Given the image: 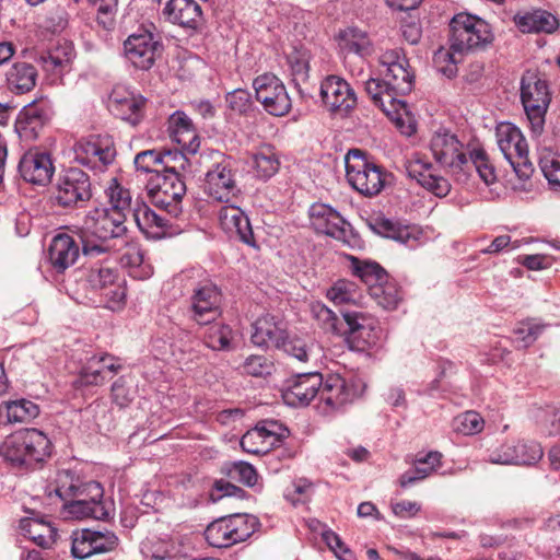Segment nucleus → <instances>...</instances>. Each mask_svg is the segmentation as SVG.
Here are the masks:
<instances>
[{
    "label": "nucleus",
    "mask_w": 560,
    "mask_h": 560,
    "mask_svg": "<svg viewBox=\"0 0 560 560\" xmlns=\"http://www.w3.org/2000/svg\"><path fill=\"white\" fill-rule=\"evenodd\" d=\"M429 149L435 162L450 174L466 178L472 166L487 186L498 180L495 167L486 150L475 147L466 152L457 136L447 129H439L432 135Z\"/></svg>",
    "instance_id": "nucleus-1"
},
{
    "label": "nucleus",
    "mask_w": 560,
    "mask_h": 560,
    "mask_svg": "<svg viewBox=\"0 0 560 560\" xmlns=\"http://www.w3.org/2000/svg\"><path fill=\"white\" fill-rule=\"evenodd\" d=\"M126 219L115 209L95 208L90 210L75 230L84 256H97L105 253L106 242L126 234Z\"/></svg>",
    "instance_id": "nucleus-2"
},
{
    "label": "nucleus",
    "mask_w": 560,
    "mask_h": 560,
    "mask_svg": "<svg viewBox=\"0 0 560 560\" xmlns=\"http://www.w3.org/2000/svg\"><path fill=\"white\" fill-rule=\"evenodd\" d=\"M0 454L13 468L34 469L51 455L48 436L34 428L19 430L0 446Z\"/></svg>",
    "instance_id": "nucleus-3"
},
{
    "label": "nucleus",
    "mask_w": 560,
    "mask_h": 560,
    "mask_svg": "<svg viewBox=\"0 0 560 560\" xmlns=\"http://www.w3.org/2000/svg\"><path fill=\"white\" fill-rule=\"evenodd\" d=\"M349 184L361 195L374 197L385 187L387 173L383 166L368 159L360 149H351L345 156Z\"/></svg>",
    "instance_id": "nucleus-4"
},
{
    "label": "nucleus",
    "mask_w": 560,
    "mask_h": 560,
    "mask_svg": "<svg viewBox=\"0 0 560 560\" xmlns=\"http://www.w3.org/2000/svg\"><path fill=\"white\" fill-rule=\"evenodd\" d=\"M521 102L532 132L540 136L551 102L548 82L535 71H526L521 79Z\"/></svg>",
    "instance_id": "nucleus-5"
},
{
    "label": "nucleus",
    "mask_w": 560,
    "mask_h": 560,
    "mask_svg": "<svg viewBox=\"0 0 560 560\" xmlns=\"http://www.w3.org/2000/svg\"><path fill=\"white\" fill-rule=\"evenodd\" d=\"M258 525L256 516L236 513L210 523L205 530V538L212 547L229 548L248 539Z\"/></svg>",
    "instance_id": "nucleus-6"
},
{
    "label": "nucleus",
    "mask_w": 560,
    "mask_h": 560,
    "mask_svg": "<svg viewBox=\"0 0 560 560\" xmlns=\"http://www.w3.org/2000/svg\"><path fill=\"white\" fill-rule=\"evenodd\" d=\"M450 44L455 52L482 49L493 39L490 25L469 13L456 14L450 23Z\"/></svg>",
    "instance_id": "nucleus-7"
},
{
    "label": "nucleus",
    "mask_w": 560,
    "mask_h": 560,
    "mask_svg": "<svg viewBox=\"0 0 560 560\" xmlns=\"http://www.w3.org/2000/svg\"><path fill=\"white\" fill-rule=\"evenodd\" d=\"M212 160L205 175L203 191L217 201L229 203L241 194L235 179L234 161L218 151L212 153Z\"/></svg>",
    "instance_id": "nucleus-8"
},
{
    "label": "nucleus",
    "mask_w": 560,
    "mask_h": 560,
    "mask_svg": "<svg viewBox=\"0 0 560 560\" xmlns=\"http://www.w3.org/2000/svg\"><path fill=\"white\" fill-rule=\"evenodd\" d=\"M149 197L153 206L176 218L182 212L186 185L175 166H165L163 174L151 178Z\"/></svg>",
    "instance_id": "nucleus-9"
},
{
    "label": "nucleus",
    "mask_w": 560,
    "mask_h": 560,
    "mask_svg": "<svg viewBox=\"0 0 560 560\" xmlns=\"http://www.w3.org/2000/svg\"><path fill=\"white\" fill-rule=\"evenodd\" d=\"M495 136L500 151L516 176L523 179L532 177L534 167L528 159L527 142L521 130L511 122H502L497 127Z\"/></svg>",
    "instance_id": "nucleus-10"
},
{
    "label": "nucleus",
    "mask_w": 560,
    "mask_h": 560,
    "mask_svg": "<svg viewBox=\"0 0 560 560\" xmlns=\"http://www.w3.org/2000/svg\"><path fill=\"white\" fill-rule=\"evenodd\" d=\"M162 51L161 36L147 28L130 34L124 42L126 59L140 70L151 69Z\"/></svg>",
    "instance_id": "nucleus-11"
},
{
    "label": "nucleus",
    "mask_w": 560,
    "mask_h": 560,
    "mask_svg": "<svg viewBox=\"0 0 560 560\" xmlns=\"http://www.w3.org/2000/svg\"><path fill=\"white\" fill-rule=\"evenodd\" d=\"M311 224L318 233L326 234L353 247L358 236L349 222L334 208L326 203H313L308 210Z\"/></svg>",
    "instance_id": "nucleus-12"
},
{
    "label": "nucleus",
    "mask_w": 560,
    "mask_h": 560,
    "mask_svg": "<svg viewBox=\"0 0 560 560\" xmlns=\"http://www.w3.org/2000/svg\"><path fill=\"white\" fill-rule=\"evenodd\" d=\"M92 197L90 176L78 167L66 170L58 178L55 199L63 208H81Z\"/></svg>",
    "instance_id": "nucleus-13"
},
{
    "label": "nucleus",
    "mask_w": 560,
    "mask_h": 560,
    "mask_svg": "<svg viewBox=\"0 0 560 560\" xmlns=\"http://www.w3.org/2000/svg\"><path fill=\"white\" fill-rule=\"evenodd\" d=\"M346 335L351 347L358 351L381 346L384 337L375 318L362 312H342Z\"/></svg>",
    "instance_id": "nucleus-14"
},
{
    "label": "nucleus",
    "mask_w": 560,
    "mask_h": 560,
    "mask_svg": "<svg viewBox=\"0 0 560 560\" xmlns=\"http://www.w3.org/2000/svg\"><path fill=\"white\" fill-rule=\"evenodd\" d=\"M74 159L92 170H103L112 164L116 156L114 140L108 135H91L75 142Z\"/></svg>",
    "instance_id": "nucleus-15"
},
{
    "label": "nucleus",
    "mask_w": 560,
    "mask_h": 560,
    "mask_svg": "<svg viewBox=\"0 0 560 560\" xmlns=\"http://www.w3.org/2000/svg\"><path fill=\"white\" fill-rule=\"evenodd\" d=\"M385 85L398 98L409 93L413 88V72L410 70L409 61L401 49H389L380 57Z\"/></svg>",
    "instance_id": "nucleus-16"
},
{
    "label": "nucleus",
    "mask_w": 560,
    "mask_h": 560,
    "mask_svg": "<svg viewBox=\"0 0 560 560\" xmlns=\"http://www.w3.org/2000/svg\"><path fill=\"white\" fill-rule=\"evenodd\" d=\"M253 86L256 100L264 106V109L272 116H284L291 107L292 102L283 82L272 73L258 75Z\"/></svg>",
    "instance_id": "nucleus-17"
},
{
    "label": "nucleus",
    "mask_w": 560,
    "mask_h": 560,
    "mask_svg": "<svg viewBox=\"0 0 560 560\" xmlns=\"http://www.w3.org/2000/svg\"><path fill=\"white\" fill-rule=\"evenodd\" d=\"M221 290L212 282L198 283L190 295L189 318L198 325H208L221 315Z\"/></svg>",
    "instance_id": "nucleus-18"
},
{
    "label": "nucleus",
    "mask_w": 560,
    "mask_h": 560,
    "mask_svg": "<svg viewBox=\"0 0 560 560\" xmlns=\"http://www.w3.org/2000/svg\"><path fill=\"white\" fill-rule=\"evenodd\" d=\"M360 384L354 380H346L338 374H329L323 378L317 397L325 412L339 410L351 404L360 395Z\"/></svg>",
    "instance_id": "nucleus-19"
},
{
    "label": "nucleus",
    "mask_w": 560,
    "mask_h": 560,
    "mask_svg": "<svg viewBox=\"0 0 560 560\" xmlns=\"http://www.w3.org/2000/svg\"><path fill=\"white\" fill-rule=\"evenodd\" d=\"M55 493L63 503L69 501L104 503V489L97 481H82L68 470L60 471L56 479Z\"/></svg>",
    "instance_id": "nucleus-20"
},
{
    "label": "nucleus",
    "mask_w": 560,
    "mask_h": 560,
    "mask_svg": "<svg viewBox=\"0 0 560 560\" xmlns=\"http://www.w3.org/2000/svg\"><path fill=\"white\" fill-rule=\"evenodd\" d=\"M118 542L114 532L106 528H82L73 532L71 552L74 558L86 559L97 553L112 551Z\"/></svg>",
    "instance_id": "nucleus-21"
},
{
    "label": "nucleus",
    "mask_w": 560,
    "mask_h": 560,
    "mask_svg": "<svg viewBox=\"0 0 560 560\" xmlns=\"http://www.w3.org/2000/svg\"><path fill=\"white\" fill-rule=\"evenodd\" d=\"M52 116L54 109L50 101L46 97L35 100L20 112L15 121V130L21 139L35 140Z\"/></svg>",
    "instance_id": "nucleus-22"
},
{
    "label": "nucleus",
    "mask_w": 560,
    "mask_h": 560,
    "mask_svg": "<svg viewBox=\"0 0 560 560\" xmlns=\"http://www.w3.org/2000/svg\"><path fill=\"white\" fill-rule=\"evenodd\" d=\"M320 98L334 114L347 115L357 105V96L350 84L337 75H328L320 83Z\"/></svg>",
    "instance_id": "nucleus-23"
},
{
    "label": "nucleus",
    "mask_w": 560,
    "mask_h": 560,
    "mask_svg": "<svg viewBox=\"0 0 560 560\" xmlns=\"http://www.w3.org/2000/svg\"><path fill=\"white\" fill-rule=\"evenodd\" d=\"M323 375L317 372L299 373L285 382L283 401L291 407H305L317 397Z\"/></svg>",
    "instance_id": "nucleus-24"
},
{
    "label": "nucleus",
    "mask_w": 560,
    "mask_h": 560,
    "mask_svg": "<svg viewBox=\"0 0 560 560\" xmlns=\"http://www.w3.org/2000/svg\"><path fill=\"white\" fill-rule=\"evenodd\" d=\"M370 226L376 234L394 240L411 249L422 245L427 240L419 226L402 224L385 217L374 218Z\"/></svg>",
    "instance_id": "nucleus-25"
},
{
    "label": "nucleus",
    "mask_w": 560,
    "mask_h": 560,
    "mask_svg": "<svg viewBox=\"0 0 560 560\" xmlns=\"http://www.w3.org/2000/svg\"><path fill=\"white\" fill-rule=\"evenodd\" d=\"M19 172L24 180L44 186L50 183L55 166L48 153L31 150L21 158Z\"/></svg>",
    "instance_id": "nucleus-26"
},
{
    "label": "nucleus",
    "mask_w": 560,
    "mask_h": 560,
    "mask_svg": "<svg viewBox=\"0 0 560 560\" xmlns=\"http://www.w3.org/2000/svg\"><path fill=\"white\" fill-rule=\"evenodd\" d=\"M218 215L221 228L230 236L237 237L248 246H257L249 219L238 206L230 203L222 206Z\"/></svg>",
    "instance_id": "nucleus-27"
},
{
    "label": "nucleus",
    "mask_w": 560,
    "mask_h": 560,
    "mask_svg": "<svg viewBox=\"0 0 560 560\" xmlns=\"http://www.w3.org/2000/svg\"><path fill=\"white\" fill-rule=\"evenodd\" d=\"M80 241L67 233H60L52 237L48 248V261L51 268L62 273L74 265L80 256Z\"/></svg>",
    "instance_id": "nucleus-28"
},
{
    "label": "nucleus",
    "mask_w": 560,
    "mask_h": 560,
    "mask_svg": "<svg viewBox=\"0 0 560 560\" xmlns=\"http://www.w3.org/2000/svg\"><path fill=\"white\" fill-rule=\"evenodd\" d=\"M163 15L168 22L190 30H198L203 21L201 7L195 0H168Z\"/></svg>",
    "instance_id": "nucleus-29"
},
{
    "label": "nucleus",
    "mask_w": 560,
    "mask_h": 560,
    "mask_svg": "<svg viewBox=\"0 0 560 560\" xmlns=\"http://www.w3.org/2000/svg\"><path fill=\"white\" fill-rule=\"evenodd\" d=\"M121 370L117 359L108 353L92 355L81 369L80 382L84 385H103L108 374L114 375Z\"/></svg>",
    "instance_id": "nucleus-30"
},
{
    "label": "nucleus",
    "mask_w": 560,
    "mask_h": 560,
    "mask_svg": "<svg viewBox=\"0 0 560 560\" xmlns=\"http://www.w3.org/2000/svg\"><path fill=\"white\" fill-rule=\"evenodd\" d=\"M116 271L109 267L96 265L86 270V282L93 290H104L105 295L115 303L126 299V289L116 283Z\"/></svg>",
    "instance_id": "nucleus-31"
},
{
    "label": "nucleus",
    "mask_w": 560,
    "mask_h": 560,
    "mask_svg": "<svg viewBox=\"0 0 560 560\" xmlns=\"http://www.w3.org/2000/svg\"><path fill=\"white\" fill-rule=\"evenodd\" d=\"M283 324L272 315H264L257 318L252 325V342L261 348H278L285 337Z\"/></svg>",
    "instance_id": "nucleus-32"
},
{
    "label": "nucleus",
    "mask_w": 560,
    "mask_h": 560,
    "mask_svg": "<svg viewBox=\"0 0 560 560\" xmlns=\"http://www.w3.org/2000/svg\"><path fill=\"white\" fill-rule=\"evenodd\" d=\"M167 131L171 139L183 150L189 153L197 152L200 140L190 118L184 112L177 110L168 118Z\"/></svg>",
    "instance_id": "nucleus-33"
},
{
    "label": "nucleus",
    "mask_w": 560,
    "mask_h": 560,
    "mask_svg": "<svg viewBox=\"0 0 560 560\" xmlns=\"http://www.w3.org/2000/svg\"><path fill=\"white\" fill-rule=\"evenodd\" d=\"M432 165L421 160L412 161L407 166L409 177L417 180L427 190L436 197H445L451 190V184L442 176H436L431 172Z\"/></svg>",
    "instance_id": "nucleus-34"
},
{
    "label": "nucleus",
    "mask_w": 560,
    "mask_h": 560,
    "mask_svg": "<svg viewBox=\"0 0 560 560\" xmlns=\"http://www.w3.org/2000/svg\"><path fill=\"white\" fill-rule=\"evenodd\" d=\"M177 158L180 161L184 160L182 154L172 153L171 151L161 152L156 150H145L135 156L133 163L138 172L155 174V177L158 174L164 173L165 166H170L168 159L176 160Z\"/></svg>",
    "instance_id": "nucleus-35"
},
{
    "label": "nucleus",
    "mask_w": 560,
    "mask_h": 560,
    "mask_svg": "<svg viewBox=\"0 0 560 560\" xmlns=\"http://www.w3.org/2000/svg\"><path fill=\"white\" fill-rule=\"evenodd\" d=\"M7 85L15 94L30 92L36 84L37 71L27 62H15L5 74Z\"/></svg>",
    "instance_id": "nucleus-36"
},
{
    "label": "nucleus",
    "mask_w": 560,
    "mask_h": 560,
    "mask_svg": "<svg viewBox=\"0 0 560 560\" xmlns=\"http://www.w3.org/2000/svg\"><path fill=\"white\" fill-rule=\"evenodd\" d=\"M39 415V407L25 398L4 401L0 405V419L5 417V423L30 422Z\"/></svg>",
    "instance_id": "nucleus-37"
},
{
    "label": "nucleus",
    "mask_w": 560,
    "mask_h": 560,
    "mask_svg": "<svg viewBox=\"0 0 560 560\" xmlns=\"http://www.w3.org/2000/svg\"><path fill=\"white\" fill-rule=\"evenodd\" d=\"M338 44L345 54L365 57L372 51V44L366 32L358 27H347L338 35Z\"/></svg>",
    "instance_id": "nucleus-38"
},
{
    "label": "nucleus",
    "mask_w": 560,
    "mask_h": 560,
    "mask_svg": "<svg viewBox=\"0 0 560 560\" xmlns=\"http://www.w3.org/2000/svg\"><path fill=\"white\" fill-rule=\"evenodd\" d=\"M74 57L73 45L68 42H59L57 46L40 57L43 67L46 71L61 73L72 61Z\"/></svg>",
    "instance_id": "nucleus-39"
},
{
    "label": "nucleus",
    "mask_w": 560,
    "mask_h": 560,
    "mask_svg": "<svg viewBox=\"0 0 560 560\" xmlns=\"http://www.w3.org/2000/svg\"><path fill=\"white\" fill-rule=\"evenodd\" d=\"M133 217L139 229L153 237H161L165 234L167 219L156 213L147 205H142L133 210Z\"/></svg>",
    "instance_id": "nucleus-40"
},
{
    "label": "nucleus",
    "mask_w": 560,
    "mask_h": 560,
    "mask_svg": "<svg viewBox=\"0 0 560 560\" xmlns=\"http://www.w3.org/2000/svg\"><path fill=\"white\" fill-rule=\"evenodd\" d=\"M144 104L145 100L142 96L133 94L122 98L115 96L112 101V106L117 115L132 126H136L141 121Z\"/></svg>",
    "instance_id": "nucleus-41"
},
{
    "label": "nucleus",
    "mask_w": 560,
    "mask_h": 560,
    "mask_svg": "<svg viewBox=\"0 0 560 560\" xmlns=\"http://www.w3.org/2000/svg\"><path fill=\"white\" fill-rule=\"evenodd\" d=\"M203 334L205 345L213 351L233 350V330L229 325L219 322L208 324Z\"/></svg>",
    "instance_id": "nucleus-42"
},
{
    "label": "nucleus",
    "mask_w": 560,
    "mask_h": 560,
    "mask_svg": "<svg viewBox=\"0 0 560 560\" xmlns=\"http://www.w3.org/2000/svg\"><path fill=\"white\" fill-rule=\"evenodd\" d=\"M20 528L37 546L47 549L55 539V530L50 524L32 518H24L20 523Z\"/></svg>",
    "instance_id": "nucleus-43"
},
{
    "label": "nucleus",
    "mask_w": 560,
    "mask_h": 560,
    "mask_svg": "<svg viewBox=\"0 0 560 560\" xmlns=\"http://www.w3.org/2000/svg\"><path fill=\"white\" fill-rule=\"evenodd\" d=\"M63 510L67 514L75 518L91 517L94 520L105 521L110 515V511L105 503H95L91 500L89 502H65Z\"/></svg>",
    "instance_id": "nucleus-44"
},
{
    "label": "nucleus",
    "mask_w": 560,
    "mask_h": 560,
    "mask_svg": "<svg viewBox=\"0 0 560 560\" xmlns=\"http://www.w3.org/2000/svg\"><path fill=\"white\" fill-rule=\"evenodd\" d=\"M520 27L528 33H552L558 27V20L548 11L536 10L521 18Z\"/></svg>",
    "instance_id": "nucleus-45"
},
{
    "label": "nucleus",
    "mask_w": 560,
    "mask_h": 560,
    "mask_svg": "<svg viewBox=\"0 0 560 560\" xmlns=\"http://www.w3.org/2000/svg\"><path fill=\"white\" fill-rule=\"evenodd\" d=\"M352 270L368 287L369 292L372 285H378L388 279L386 270L375 261H362L358 258H352Z\"/></svg>",
    "instance_id": "nucleus-46"
},
{
    "label": "nucleus",
    "mask_w": 560,
    "mask_h": 560,
    "mask_svg": "<svg viewBox=\"0 0 560 560\" xmlns=\"http://www.w3.org/2000/svg\"><path fill=\"white\" fill-rule=\"evenodd\" d=\"M311 313L317 324L325 330L337 335H346L343 317L340 319L336 313L324 303L317 301L311 304Z\"/></svg>",
    "instance_id": "nucleus-47"
},
{
    "label": "nucleus",
    "mask_w": 560,
    "mask_h": 560,
    "mask_svg": "<svg viewBox=\"0 0 560 560\" xmlns=\"http://www.w3.org/2000/svg\"><path fill=\"white\" fill-rule=\"evenodd\" d=\"M365 91L371 96L373 103L387 114L389 113V109L386 107L387 103L392 107H395L396 104L405 107V103L396 98L389 88L385 85L384 79H369L365 83Z\"/></svg>",
    "instance_id": "nucleus-48"
},
{
    "label": "nucleus",
    "mask_w": 560,
    "mask_h": 560,
    "mask_svg": "<svg viewBox=\"0 0 560 560\" xmlns=\"http://www.w3.org/2000/svg\"><path fill=\"white\" fill-rule=\"evenodd\" d=\"M369 294L384 310H395L401 301L398 285L389 281V278L378 285H372Z\"/></svg>",
    "instance_id": "nucleus-49"
},
{
    "label": "nucleus",
    "mask_w": 560,
    "mask_h": 560,
    "mask_svg": "<svg viewBox=\"0 0 560 560\" xmlns=\"http://www.w3.org/2000/svg\"><path fill=\"white\" fill-rule=\"evenodd\" d=\"M120 262L122 267L130 268V275L135 278H147L151 275V268L144 264V254L138 245H128Z\"/></svg>",
    "instance_id": "nucleus-50"
},
{
    "label": "nucleus",
    "mask_w": 560,
    "mask_h": 560,
    "mask_svg": "<svg viewBox=\"0 0 560 560\" xmlns=\"http://www.w3.org/2000/svg\"><path fill=\"white\" fill-rule=\"evenodd\" d=\"M279 160L270 148H264L253 155V168L260 179H269L279 170Z\"/></svg>",
    "instance_id": "nucleus-51"
},
{
    "label": "nucleus",
    "mask_w": 560,
    "mask_h": 560,
    "mask_svg": "<svg viewBox=\"0 0 560 560\" xmlns=\"http://www.w3.org/2000/svg\"><path fill=\"white\" fill-rule=\"evenodd\" d=\"M513 443L515 448V465L532 466L542 458L544 451L538 442L517 441Z\"/></svg>",
    "instance_id": "nucleus-52"
},
{
    "label": "nucleus",
    "mask_w": 560,
    "mask_h": 560,
    "mask_svg": "<svg viewBox=\"0 0 560 560\" xmlns=\"http://www.w3.org/2000/svg\"><path fill=\"white\" fill-rule=\"evenodd\" d=\"M539 167L551 189L560 191V155L546 151L539 158Z\"/></svg>",
    "instance_id": "nucleus-53"
},
{
    "label": "nucleus",
    "mask_w": 560,
    "mask_h": 560,
    "mask_svg": "<svg viewBox=\"0 0 560 560\" xmlns=\"http://www.w3.org/2000/svg\"><path fill=\"white\" fill-rule=\"evenodd\" d=\"M545 329V325L534 320L528 319L522 322L517 325V327L513 330L514 334V342L517 348H527L533 345L537 338L542 334Z\"/></svg>",
    "instance_id": "nucleus-54"
},
{
    "label": "nucleus",
    "mask_w": 560,
    "mask_h": 560,
    "mask_svg": "<svg viewBox=\"0 0 560 560\" xmlns=\"http://www.w3.org/2000/svg\"><path fill=\"white\" fill-rule=\"evenodd\" d=\"M287 60L291 70L292 81L295 85H299L301 82H305L308 78L310 70V57L307 51L294 49L288 55Z\"/></svg>",
    "instance_id": "nucleus-55"
},
{
    "label": "nucleus",
    "mask_w": 560,
    "mask_h": 560,
    "mask_svg": "<svg viewBox=\"0 0 560 560\" xmlns=\"http://www.w3.org/2000/svg\"><path fill=\"white\" fill-rule=\"evenodd\" d=\"M456 54L451 47H441L433 56V65L438 72L444 77L452 79L457 74L458 59Z\"/></svg>",
    "instance_id": "nucleus-56"
},
{
    "label": "nucleus",
    "mask_w": 560,
    "mask_h": 560,
    "mask_svg": "<svg viewBox=\"0 0 560 560\" xmlns=\"http://www.w3.org/2000/svg\"><path fill=\"white\" fill-rule=\"evenodd\" d=\"M173 546L161 538H147L141 544V552L148 560H165L172 556Z\"/></svg>",
    "instance_id": "nucleus-57"
},
{
    "label": "nucleus",
    "mask_w": 560,
    "mask_h": 560,
    "mask_svg": "<svg viewBox=\"0 0 560 560\" xmlns=\"http://www.w3.org/2000/svg\"><path fill=\"white\" fill-rule=\"evenodd\" d=\"M108 197L110 207L108 209H115L116 211L122 212L125 219L127 218V212L131 211V194L128 189L120 186L116 179L108 187Z\"/></svg>",
    "instance_id": "nucleus-58"
},
{
    "label": "nucleus",
    "mask_w": 560,
    "mask_h": 560,
    "mask_svg": "<svg viewBox=\"0 0 560 560\" xmlns=\"http://www.w3.org/2000/svg\"><path fill=\"white\" fill-rule=\"evenodd\" d=\"M277 349H282L292 358L306 362L310 359V348L305 340L299 337H290L285 331V337L282 338L281 345Z\"/></svg>",
    "instance_id": "nucleus-59"
},
{
    "label": "nucleus",
    "mask_w": 560,
    "mask_h": 560,
    "mask_svg": "<svg viewBox=\"0 0 560 560\" xmlns=\"http://www.w3.org/2000/svg\"><path fill=\"white\" fill-rule=\"evenodd\" d=\"M240 444L242 450L248 454L260 455L270 451V443L264 442L260 431L255 428L242 436Z\"/></svg>",
    "instance_id": "nucleus-60"
},
{
    "label": "nucleus",
    "mask_w": 560,
    "mask_h": 560,
    "mask_svg": "<svg viewBox=\"0 0 560 560\" xmlns=\"http://www.w3.org/2000/svg\"><path fill=\"white\" fill-rule=\"evenodd\" d=\"M230 478L244 483L247 487L256 485L258 475L253 465L246 462H234L228 468Z\"/></svg>",
    "instance_id": "nucleus-61"
},
{
    "label": "nucleus",
    "mask_w": 560,
    "mask_h": 560,
    "mask_svg": "<svg viewBox=\"0 0 560 560\" xmlns=\"http://www.w3.org/2000/svg\"><path fill=\"white\" fill-rule=\"evenodd\" d=\"M243 370L248 375L265 377L271 374L273 364L264 355H249L243 364Z\"/></svg>",
    "instance_id": "nucleus-62"
},
{
    "label": "nucleus",
    "mask_w": 560,
    "mask_h": 560,
    "mask_svg": "<svg viewBox=\"0 0 560 560\" xmlns=\"http://www.w3.org/2000/svg\"><path fill=\"white\" fill-rule=\"evenodd\" d=\"M225 100L229 108L241 115H246L253 107L252 95L244 89H235L228 93Z\"/></svg>",
    "instance_id": "nucleus-63"
},
{
    "label": "nucleus",
    "mask_w": 560,
    "mask_h": 560,
    "mask_svg": "<svg viewBox=\"0 0 560 560\" xmlns=\"http://www.w3.org/2000/svg\"><path fill=\"white\" fill-rule=\"evenodd\" d=\"M539 421L541 430L547 435L560 434V406H548Z\"/></svg>",
    "instance_id": "nucleus-64"
}]
</instances>
